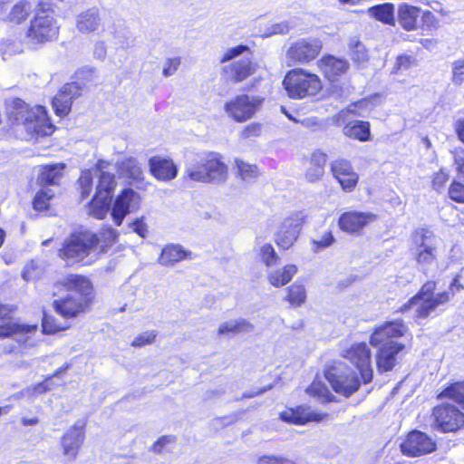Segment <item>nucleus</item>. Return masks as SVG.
Masks as SVG:
<instances>
[{
  "mask_svg": "<svg viewBox=\"0 0 464 464\" xmlns=\"http://www.w3.org/2000/svg\"><path fill=\"white\" fill-rule=\"evenodd\" d=\"M98 248V239L95 234L85 231L73 234L60 250V256L69 265L82 262L89 264L90 257Z\"/></svg>",
  "mask_w": 464,
  "mask_h": 464,
  "instance_id": "nucleus-7",
  "label": "nucleus"
},
{
  "mask_svg": "<svg viewBox=\"0 0 464 464\" xmlns=\"http://www.w3.org/2000/svg\"><path fill=\"white\" fill-rule=\"evenodd\" d=\"M81 194L82 198L90 195L92 189V175L91 170H83L79 178Z\"/></svg>",
  "mask_w": 464,
  "mask_h": 464,
  "instance_id": "nucleus-49",
  "label": "nucleus"
},
{
  "mask_svg": "<svg viewBox=\"0 0 464 464\" xmlns=\"http://www.w3.org/2000/svg\"><path fill=\"white\" fill-rule=\"evenodd\" d=\"M255 252L257 258L266 267H272L276 266L279 261V256L277 255L275 247L270 243L256 241Z\"/></svg>",
  "mask_w": 464,
  "mask_h": 464,
  "instance_id": "nucleus-35",
  "label": "nucleus"
},
{
  "mask_svg": "<svg viewBox=\"0 0 464 464\" xmlns=\"http://www.w3.org/2000/svg\"><path fill=\"white\" fill-rule=\"evenodd\" d=\"M306 290L301 284H293L287 288L286 300L295 306H300L305 302Z\"/></svg>",
  "mask_w": 464,
  "mask_h": 464,
  "instance_id": "nucleus-42",
  "label": "nucleus"
},
{
  "mask_svg": "<svg viewBox=\"0 0 464 464\" xmlns=\"http://www.w3.org/2000/svg\"><path fill=\"white\" fill-rule=\"evenodd\" d=\"M110 203V198L104 195L95 193L94 198H92L88 207L89 215L98 219L104 218L109 211Z\"/></svg>",
  "mask_w": 464,
  "mask_h": 464,
  "instance_id": "nucleus-37",
  "label": "nucleus"
},
{
  "mask_svg": "<svg viewBox=\"0 0 464 464\" xmlns=\"http://www.w3.org/2000/svg\"><path fill=\"white\" fill-rule=\"evenodd\" d=\"M456 171L459 176L464 179V149L456 148L450 151Z\"/></svg>",
  "mask_w": 464,
  "mask_h": 464,
  "instance_id": "nucleus-53",
  "label": "nucleus"
},
{
  "mask_svg": "<svg viewBox=\"0 0 464 464\" xmlns=\"http://www.w3.org/2000/svg\"><path fill=\"white\" fill-rule=\"evenodd\" d=\"M304 221V215L302 211L293 212L285 218L275 232L276 244L284 250L292 247L299 237Z\"/></svg>",
  "mask_w": 464,
  "mask_h": 464,
  "instance_id": "nucleus-13",
  "label": "nucleus"
},
{
  "mask_svg": "<svg viewBox=\"0 0 464 464\" xmlns=\"http://www.w3.org/2000/svg\"><path fill=\"white\" fill-rule=\"evenodd\" d=\"M130 227L141 237H146L148 234V225L146 224L144 218L135 219L130 224Z\"/></svg>",
  "mask_w": 464,
  "mask_h": 464,
  "instance_id": "nucleus-61",
  "label": "nucleus"
},
{
  "mask_svg": "<svg viewBox=\"0 0 464 464\" xmlns=\"http://www.w3.org/2000/svg\"><path fill=\"white\" fill-rule=\"evenodd\" d=\"M452 82L461 84L464 82V60H457L452 63Z\"/></svg>",
  "mask_w": 464,
  "mask_h": 464,
  "instance_id": "nucleus-57",
  "label": "nucleus"
},
{
  "mask_svg": "<svg viewBox=\"0 0 464 464\" xmlns=\"http://www.w3.org/2000/svg\"><path fill=\"white\" fill-rule=\"evenodd\" d=\"M255 329L253 323L243 317L234 318L221 323L218 328L219 336L249 334Z\"/></svg>",
  "mask_w": 464,
  "mask_h": 464,
  "instance_id": "nucleus-27",
  "label": "nucleus"
},
{
  "mask_svg": "<svg viewBox=\"0 0 464 464\" xmlns=\"http://www.w3.org/2000/svg\"><path fill=\"white\" fill-rule=\"evenodd\" d=\"M53 197L52 189H44L39 191L34 198V208L36 210L47 209L49 206V200Z\"/></svg>",
  "mask_w": 464,
  "mask_h": 464,
  "instance_id": "nucleus-46",
  "label": "nucleus"
},
{
  "mask_svg": "<svg viewBox=\"0 0 464 464\" xmlns=\"http://www.w3.org/2000/svg\"><path fill=\"white\" fill-rule=\"evenodd\" d=\"M343 134L346 137L367 141L371 140L370 123L362 121H352L343 127Z\"/></svg>",
  "mask_w": 464,
  "mask_h": 464,
  "instance_id": "nucleus-33",
  "label": "nucleus"
},
{
  "mask_svg": "<svg viewBox=\"0 0 464 464\" xmlns=\"http://www.w3.org/2000/svg\"><path fill=\"white\" fill-rule=\"evenodd\" d=\"M331 170L343 190L352 191L354 189L359 176L353 170L350 161L344 159L335 160L331 163Z\"/></svg>",
  "mask_w": 464,
  "mask_h": 464,
  "instance_id": "nucleus-24",
  "label": "nucleus"
},
{
  "mask_svg": "<svg viewBox=\"0 0 464 464\" xmlns=\"http://www.w3.org/2000/svg\"><path fill=\"white\" fill-rule=\"evenodd\" d=\"M263 101L259 96L239 94L226 102L224 110L229 118L241 123L255 116L261 108Z\"/></svg>",
  "mask_w": 464,
  "mask_h": 464,
  "instance_id": "nucleus-12",
  "label": "nucleus"
},
{
  "mask_svg": "<svg viewBox=\"0 0 464 464\" xmlns=\"http://www.w3.org/2000/svg\"><path fill=\"white\" fill-rule=\"evenodd\" d=\"M448 180H449L448 172L444 169H440L438 172H436L433 175L432 188L435 190L440 191V190L443 189V188Z\"/></svg>",
  "mask_w": 464,
  "mask_h": 464,
  "instance_id": "nucleus-58",
  "label": "nucleus"
},
{
  "mask_svg": "<svg viewBox=\"0 0 464 464\" xmlns=\"http://www.w3.org/2000/svg\"><path fill=\"white\" fill-rule=\"evenodd\" d=\"M408 327L402 321L387 322L377 327L371 335L370 343L378 348L376 365L380 372H389L397 362L398 354L403 351L404 344L395 341L403 336Z\"/></svg>",
  "mask_w": 464,
  "mask_h": 464,
  "instance_id": "nucleus-1",
  "label": "nucleus"
},
{
  "mask_svg": "<svg viewBox=\"0 0 464 464\" xmlns=\"http://www.w3.org/2000/svg\"><path fill=\"white\" fill-rule=\"evenodd\" d=\"M155 331H147L138 334L131 342L133 347H142L152 343L156 338Z\"/></svg>",
  "mask_w": 464,
  "mask_h": 464,
  "instance_id": "nucleus-52",
  "label": "nucleus"
},
{
  "mask_svg": "<svg viewBox=\"0 0 464 464\" xmlns=\"http://www.w3.org/2000/svg\"><path fill=\"white\" fill-rule=\"evenodd\" d=\"M324 173L323 167H317L315 165H310L305 171V179L309 182H315L319 180Z\"/></svg>",
  "mask_w": 464,
  "mask_h": 464,
  "instance_id": "nucleus-60",
  "label": "nucleus"
},
{
  "mask_svg": "<svg viewBox=\"0 0 464 464\" xmlns=\"http://www.w3.org/2000/svg\"><path fill=\"white\" fill-rule=\"evenodd\" d=\"M436 283H425L420 292L401 307V312H413L416 318H426L438 306L448 303L450 299V292H441L434 295Z\"/></svg>",
  "mask_w": 464,
  "mask_h": 464,
  "instance_id": "nucleus-6",
  "label": "nucleus"
},
{
  "mask_svg": "<svg viewBox=\"0 0 464 464\" xmlns=\"http://www.w3.org/2000/svg\"><path fill=\"white\" fill-rule=\"evenodd\" d=\"M235 163L239 177L245 181H252L260 174L257 166L255 164H250L239 159H237Z\"/></svg>",
  "mask_w": 464,
  "mask_h": 464,
  "instance_id": "nucleus-39",
  "label": "nucleus"
},
{
  "mask_svg": "<svg viewBox=\"0 0 464 464\" xmlns=\"http://www.w3.org/2000/svg\"><path fill=\"white\" fill-rule=\"evenodd\" d=\"M435 426L443 432H454L464 427V413L455 406L441 404L433 409Z\"/></svg>",
  "mask_w": 464,
  "mask_h": 464,
  "instance_id": "nucleus-15",
  "label": "nucleus"
},
{
  "mask_svg": "<svg viewBox=\"0 0 464 464\" xmlns=\"http://www.w3.org/2000/svg\"><path fill=\"white\" fill-rule=\"evenodd\" d=\"M52 389V382L51 379H46L43 382L37 383L27 388L25 391L22 392L24 395L34 396L35 394H40L46 392Z\"/></svg>",
  "mask_w": 464,
  "mask_h": 464,
  "instance_id": "nucleus-54",
  "label": "nucleus"
},
{
  "mask_svg": "<svg viewBox=\"0 0 464 464\" xmlns=\"http://www.w3.org/2000/svg\"><path fill=\"white\" fill-rule=\"evenodd\" d=\"M420 14V7L401 3L398 6V22L404 30L413 31L417 28Z\"/></svg>",
  "mask_w": 464,
  "mask_h": 464,
  "instance_id": "nucleus-29",
  "label": "nucleus"
},
{
  "mask_svg": "<svg viewBox=\"0 0 464 464\" xmlns=\"http://www.w3.org/2000/svg\"><path fill=\"white\" fill-rule=\"evenodd\" d=\"M37 332L36 324H24L13 321L11 317L4 316L0 319V338L13 337L19 343L34 345V335Z\"/></svg>",
  "mask_w": 464,
  "mask_h": 464,
  "instance_id": "nucleus-17",
  "label": "nucleus"
},
{
  "mask_svg": "<svg viewBox=\"0 0 464 464\" xmlns=\"http://www.w3.org/2000/svg\"><path fill=\"white\" fill-rule=\"evenodd\" d=\"M343 357L355 366L363 383L372 382L373 376L372 353L367 343H355L352 344L343 352Z\"/></svg>",
  "mask_w": 464,
  "mask_h": 464,
  "instance_id": "nucleus-14",
  "label": "nucleus"
},
{
  "mask_svg": "<svg viewBox=\"0 0 464 464\" xmlns=\"http://www.w3.org/2000/svg\"><path fill=\"white\" fill-rule=\"evenodd\" d=\"M140 196L131 188H125L114 200L111 218L116 226H121L125 217L140 208Z\"/></svg>",
  "mask_w": 464,
  "mask_h": 464,
  "instance_id": "nucleus-19",
  "label": "nucleus"
},
{
  "mask_svg": "<svg viewBox=\"0 0 464 464\" xmlns=\"http://www.w3.org/2000/svg\"><path fill=\"white\" fill-rule=\"evenodd\" d=\"M186 251L179 245L166 246L159 257V263L168 266L184 259Z\"/></svg>",
  "mask_w": 464,
  "mask_h": 464,
  "instance_id": "nucleus-38",
  "label": "nucleus"
},
{
  "mask_svg": "<svg viewBox=\"0 0 464 464\" xmlns=\"http://www.w3.org/2000/svg\"><path fill=\"white\" fill-rule=\"evenodd\" d=\"M84 423L76 421L71 426L61 438V445L63 455L70 460L74 459L84 441Z\"/></svg>",
  "mask_w": 464,
  "mask_h": 464,
  "instance_id": "nucleus-21",
  "label": "nucleus"
},
{
  "mask_svg": "<svg viewBox=\"0 0 464 464\" xmlns=\"http://www.w3.org/2000/svg\"><path fill=\"white\" fill-rule=\"evenodd\" d=\"M82 93V88L76 82L64 84L60 92L53 99V108L57 116L63 118L70 111L72 100L79 97Z\"/></svg>",
  "mask_w": 464,
  "mask_h": 464,
  "instance_id": "nucleus-22",
  "label": "nucleus"
},
{
  "mask_svg": "<svg viewBox=\"0 0 464 464\" xmlns=\"http://www.w3.org/2000/svg\"><path fill=\"white\" fill-rule=\"evenodd\" d=\"M352 60L359 64H363L368 61V53L365 46L359 41L352 45Z\"/></svg>",
  "mask_w": 464,
  "mask_h": 464,
  "instance_id": "nucleus-48",
  "label": "nucleus"
},
{
  "mask_svg": "<svg viewBox=\"0 0 464 464\" xmlns=\"http://www.w3.org/2000/svg\"><path fill=\"white\" fill-rule=\"evenodd\" d=\"M10 118L16 125L24 126L29 135L47 136L54 130L53 125L47 117L46 110L43 106L29 107L19 101L16 107L11 111Z\"/></svg>",
  "mask_w": 464,
  "mask_h": 464,
  "instance_id": "nucleus-4",
  "label": "nucleus"
},
{
  "mask_svg": "<svg viewBox=\"0 0 464 464\" xmlns=\"http://www.w3.org/2000/svg\"><path fill=\"white\" fill-rule=\"evenodd\" d=\"M450 199L458 203H464V184L459 181H453L448 190Z\"/></svg>",
  "mask_w": 464,
  "mask_h": 464,
  "instance_id": "nucleus-51",
  "label": "nucleus"
},
{
  "mask_svg": "<svg viewBox=\"0 0 464 464\" xmlns=\"http://www.w3.org/2000/svg\"><path fill=\"white\" fill-rule=\"evenodd\" d=\"M180 64L179 58L168 59L163 65V75L166 77L173 75Z\"/></svg>",
  "mask_w": 464,
  "mask_h": 464,
  "instance_id": "nucleus-62",
  "label": "nucleus"
},
{
  "mask_svg": "<svg viewBox=\"0 0 464 464\" xmlns=\"http://www.w3.org/2000/svg\"><path fill=\"white\" fill-rule=\"evenodd\" d=\"M61 285L68 293L66 297L53 302V308L63 317L71 318L86 311L91 303L92 284L80 275H70L65 277Z\"/></svg>",
  "mask_w": 464,
  "mask_h": 464,
  "instance_id": "nucleus-2",
  "label": "nucleus"
},
{
  "mask_svg": "<svg viewBox=\"0 0 464 464\" xmlns=\"http://www.w3.org/2000/svg\"><path fill=\"white\" fill-rule=\"evenodd\" d=\"M98 245L103 242V245L100 246L101 250H103L105 246L113 244L118 237V233L111 227H104L97 236Z\"/></svg>",
  "mask_w": 464,
  "mask_h": 464,
  "instance_id": "nucleus-47",
  "label": "nucleus"
},
{
  "mask_svg": "<svg viewBox=\"0 0 464 464\" xmlns=\"http://www.w3.org/2000/svg\"><path fill=\"white\" fill-rule=\"evenodd\" d=\"M176 445V438L172 435L160 437L151 446V450L157 454H165L173 450Z\"/></svg>",
  "mask_w": 464,
  "mask_h": 464,
  "instance_id": "nucleus-43",
  "label": "nucleus"
},
{
  "mask_svg": "<svg viewBox=\"0 0 464 464\" xmlns=\"http://www.w3.org/2000/svg\"><path fill=\"white\" fill-rule=\"evenodd\" d=\"M439 398L450 399L464 408V382L451 384L439 395Z\"/></svg>",
  "mask_w": 464,
  "mask_h": 464,
  "instance_id": "nucleus-40",
  "label": "nucleus"
},
{
  "mask_svg": "<svg viewBox=\"0 0 464 464\" xmlns=\"http://www.w3.org/2000/svg\"><path fill=\"white\" fill-rule=\"evenodd\" d=\"M334 242L335 238L333 233L331 231H325L312 239V250L314 253H318L331 246Z\"/></svg>",
  "mask_w": 464,
  "mask_h": 464,
  "instance_id": "nucleus-44",
  "label": "nucleus"
},
{
  "mask_svg": "<svg viewBox=\"0 0 464 464\" xmlns=\"http://www.w3.org/2000/svg\"><path fill=\"white\" fill-rule=\"evenodd\" d=\"M326 160H327V157H326L325 153H324L320 150H315L311 155L310 165L323 167V169H324Z\"/></svg>",
  "mask_w": 464,
  "mask_h": 464,
  "instance_id": "nucleus-63",
  "label": "nucleus"
},
{
  "mask_svg": "<svg viewBox=\"0 0 464 464\" xmlns=\"http://www.w3.org/2000/svg\"><path fill=\"white\" fill-rule=\"evenodd\" d=\"M257 464H293V462L282 456L265 455L258 459Z\"/></svg>",
  "mask_w": 464,
  "mask_h": 464,
  "instance_id": "nucleus-59",
  "label": "nucleus"
},
{
  "mask_svg": "<svg viewBox=\"0 0 464 464\" xmlns=\"http://www.w3.org/2000/svg\"><path fill=\"white\" fill-rule=\"evenodd\" d=\"M30 11H31L30 4L25 1H21L17 4H15L12 7V9L8 14V20L11 23L21 24L22 22L26 20V18L28 17V15L30 14Z\"/></svg>",
  "mask_w": 464,
  "mask_h": 464,
  "instance_id": "nucleus-41",
  "label": "nucleus"
},
{
  "mask_svg": "<svg viewBox=\"0 0 464 464\" xmlns=\"http://www.w3.org/2000/svg\"><path fill=\"white\" fill-rule=\"evenodd\" d=\"M318 67L329 81L334 82L347 72L350 64L346 59L325 55L318 61Z\"/></svg>",
  "mask_w": 464,
  "mask_h": 464,
  "instance_id": "nucleus-26",
  "label": "nucleus"
},
{
  "mask_svg": "<svg viewBox=\"0 0 464 464\" xmlns=\"http://www.w3.org/2000/svg\"><path fill=\"white\" fill-rule=\"evenodd\" d=\"M283 85L287 95L296 100L314 97L323 90L321 78L302 68L290 70L284 78Z\"/></svg>",
  "mask_w": 464,
  "mask_h": 464,
  "instance_id": "nucleus-5",
  "label": "nucleus"
},
{
  "mask_svg": "<svg viewBox=\"0 0 464 464\" xmlns=\"http://www.w3.org/2000/svg\"><path fill=\"white\" fill-rule=\"evenodd\" d=\"M118 171L121 175L132 180H140L143 177V170L138 160L132 157L121 160L118 163Z\"/></svg>",
  "mask_w": 464,
  "mask_h": 464,
  "instance_id": "nucleus-34",
  "label": "nucleus"
},
{
  "mask_svg": "<svg viewBox=\"0 0 464 464\" xmlns=\"http://www.w3.org/2000/svg\"><path fill=\"white\" fill-rule=\"evenodd\" d=\"M65 165L63 163L51 164L41 167L38 180L40 183L54 185L61 179Z\"/></svg>",
  "mask_w": 464,
  "mask_h": 464,
  "instance_id": "nucleus-36",
  "label": "nucleus"
},
{
  "mask_svg": "<svg viewBox=\"0 0 464 464\" xmlns=\"http://www.w3.org/2000/svg\"><path fill=\"white\" fill-rule=\"evenodd\" d=\"M377 216L372 212L347 211L338 219L340 229L348 234H359L365 227L373 223Z\"/></svg>",
  "mask_w": 464,
  "mask_h": 464,
  "instance_id": "nucleus-20",
  "label": "nucleus"
},
{
  "mask_svg": "<svg viewBox=\"0 0 464 464\" xmlns=\"http://www.w3.org/2000/svg\"><path fill=\"white\" fill-rule=\"evenodd\" d=\"M438 239L427 229H418L411 236V253L418 268L427 273L438 258Z\"/></svg>",
  "mask_w": 464,
  "mask_h": 464,
  "instance_id": "nucleus-8",
  "label": "nucleus"
},
{
  "mask_svg": "<svg viewBox=\"0 0 464 464\" xmlns=\"http://www.w3.org/2000/svg\"><path fill=\"white\" fill-rule=\"evenodd\" d=\"M416 65L417 61L414 57L406 54L399 55L395 61L392 72L399 73L401 72H406Z\"/></svg>",
  "mask_w": 464,
  "mask_h": 464,
  "instance_id": "nucleus-45",
  "label": "nucleus"
},
{
  "mask_svg": "<svg viewBox=\"0 0 464 464\" xmlns=\"http://www.w3.org/2000/svg\"><path fill=\"white\" fill-rule=\"evenodd\" d=\"M184 172L192 181L220 184L227 180L228 168L219 153L208 151L188 156Z\"/></svg>",
  "mask_w": 464,
  "mask_h": 464,
  "instance_id": "nucleus-3",
  "label": "nucleus"
},
{
  "mask_svg": "<svg viewBox=\"0 0 464 464\" xmlns=\"http://www.w3.org/2000/svg\"><path fill=\"white\" fill-rule=\"evenodd\" d=\"M262 132V125L257 122H252L246 125L240 132L242 139H252L259 137Z\"/></svg>",
  "mask_w": 464,
  "mask_h": 464,
  "instance_id": "nucleus-56",
  "label": "nucleus"
},
{
  "mask_svg": "<svg viewBox=\"0 0 464 464\" xmlns=\"http://www.w3.org/2000/svg\"><path fill=\"white\" fill-rule=\"evenodd\" d=\"M56 21L50 12L41 10L31 20L26 32L27 44L32 48L56 39L58 35Z\"/></svg>",
  "mask_w": 464,
  "mask_h": 464,
  "instance_id": "nucleus-10",
  "label": "nucleus"
},
{
  "mask_svg": "<svg viewBox=\"0 0 464 464\" xmlns=\"http://www.w3.org/2000/svg\"><path fill=\"white\" fill-rule=\"evenodd\" d=\"M394 12L395 6L392 3L376 5L366 11L369 16L388 25L395 24Z\"/></svg>",
  "mask_w": 464,
  "mask_h": 464,
  "instance_id": "nucleus-32",
  "label": "nucleus"
},
{
  "mask_svg": "<svg viewBox=\"0 0 464 464\" xmlns=\"http://www.w3.org/2000/svg\"><path fill=\"white\" fill-rule=\"evenodd\" d=\"M321 50L322 43L320 40L302 38L290 45L286 57L293 63H308L317 57Z\"/></svg>",
  "mask_w": 464,
  "mask_h": 464,
  "instance_id": "nucleus-18",
  "label": "nucleus"
},
{
  "mask_svg": "<svg viewBox=\"0 0 464 464\" xmlns=\"http://www.w3.org/2000/svg\"><path fill=\"white\" fill-rule=\"evenodd\" d=\"M306 392L313 396L327 400L330 396L328 388L320 381H314L307 388Z\"/></svg>",
  "mask_w": 464,
  "mask_h": 464,
  "instance_id": "nucleus-50",
  "label": "nucleus"
},
{
  "mask_svg": "<svg viewBox=\"0 0 464 464\" xmlns=\"http://www.w3.org/2000/svg\"><path fill=\"white\" fill-rule=\"evenodd\" d=\"M297 273V266L288 264L282 268L270 270L267 274L268 282L275 287H282L288 284Z\"/></svg>",
  "mask_w": 464,
  "mask_h": 464,
  "instance_id": "nucleus-31",
  "label": "nucleus"
},
{
  "mask_svg": "<svg viewBox=\"0 0 464 464\" xmlns=\"http://www.w3.org/2000/svg\"><path fill=\"white\" fill-rule=\"evenodd\" d=\"M42 327L43 332L47 334H54L56 332L66 329L65 326H62L61 324H56L54 319L46 314L44 315Z\"/></svg>",
  "mask_w": 464,
  "mask_h": 464,
  "instance_id": "nucleus-55",
  "label": "nucleus"
},
{
  "mask_svg": "<svg viewBox=\"0 0 464 464\" xmlns=\"http://www.w3.org/2000/svg\"><path fill=\"white\" fill-rule=\"evenodd\" d=\"M109 162L99 160L96 165V171L99 172V182L96 188V194L107 196L111 198V193L116 186V180L113 174L105 171Z\"/></svg>",
  "mask_w": 464,
  "mask_h": 464,
  "instance_id": "nucleus-28",
  "label": "nucleus"
},
{
  "mask_svg": "<svg viewBox=\"0 0 464 464\" xmlns=\"http://www.w3.org/2000/svg\"><path fill=\"white\" fill-rule=\"evenodd\" d=\"M242 55V59L234 61L225 67V72L228 78L234 82H242L256 72V67L252 63V53L246 45H237L226 50L220 58V63H224Z\"/></svg>",
  "mask_w": 464,
  "mask_h": 464,
  "instance_id": "nucleus-9",
  "label": "nucleus"
},
{
  "mask_svg": "<svg viewBox=\"0 0 464 464\" xmlns=\"http://www.w3.org/2000/svg\"><path fill=\"white\" fill-rule=\"evenodd\" d=\"M101 24L99 13L95 9H89L81 13L76 19V28L82 34H90L98 30Z\"/></svg>",
  "mask_w": 464,
  "mask_h": 464,
  "instance_id": "nucleus-30",
  "label": "nucleus"
},
{
  "mask_svg": "<svg viewBox=\"0 0 464 464\" xmlns=\"http://www.w3.org/2000/svg\"><path fill=\"white\" fill-rule=\"evenodd\" d=\"M325 378L337 393L344 396H350L355 392L362 382L343 362H337L329 367L325 372Z\"/></svg>",
  "mask_w": 464,
  "mask_h": 464,
  "instance_id": "nucleus-11",
  "label": "nucleus"
},
{
  "mask_svg": "<svg viewBox=\"0 0 464 464\" xmlns=\"http://www.w3.org/2000/svg\"><path fill=\"white\" fill-rule=\"evenodd\" d=\"M280 419L287 423L295 425H304L310 421H321L324 414L314 412L306 406H297L295 408H287L280 412Z\"/></svg>",
  "mask_w": 464,
  "mask_h": 464,
  "instance_id": "nucleus-25",
  "label": "nucleus"
},
{
  "mask_svg": "<svg viewBox=\"0 0 464 464\" xmlns=\"http://www.w3.org/2000/svg\"><path fill=\"white\" fill-rule=\"evenodd\" d=\"M459 140L464 143V119L458 120L454 124Z\"/></svg>",
  "mask_w": 464,
  "mask_h": 464,
  "instance_id": "nucleus-64",
  "label": "nucleus"
},
{
  "mask_svg": "<svg viewBox=\"0 0 464 464\" xmlns=\"http://www.w3.org/2000/svg\"><path fill=\"white\" fill-rule=\"evenodd\" d=\"M436 449L435 440L426 433L420 430H412L408 433L401 450L403 455L408 457H419L431 453Z\"/></svg>",
  "mask_w": 464,
  "mask_h": 464,
  "instance_id": "nucleus-16",
  "label": "nucleus"
},
{
  "mask_svg": "<svg viewBox=\"0 0 464 464\" xmlns=\"http://www.w3.org/2000/svg\"><path fill=\"white\" fill-rule=\"evenodd\" d=\"M150 172L157 180L168 182L178 175V166L169 157L156 155L149 159Z\"/></svg>",
  "mask_w": 464,
  "mask_h": 464,
  "instance_id": "nucleus-23",
  "label": "nucleus"
}]
</instances>
